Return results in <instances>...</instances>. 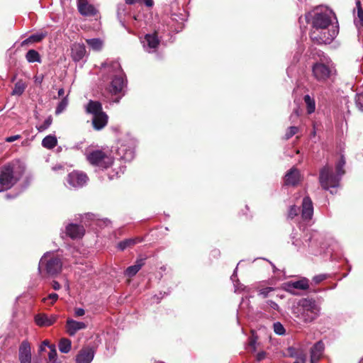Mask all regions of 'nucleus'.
<instances>
[{"label":"nucleus","mask_w":363,"mask_h":363,"mask_svg":"<svg viewBox=\"0 0 363 363\" xmlns=\"http://www.w3.org/2000/svg\"><path fill=\"white\" fill-rule=\"evenodd\" d=\"M266 304L270 307L271 308L275 310V311H279V305L275 303L274 301H271V300H268L266 301Z\"/></svg>","instance_id":"obj_47"},{"label":"nucleus","mask_w":363,"mask_h":363,"mask_svg":"<svg viewBox=\"0 0 363 363\" xmlns=\"http://www.w3.org/2000/svg\"><path fill=\"white\" fill-rule=\"evenodd\" d=\"M87 324L84 322L77 321L72 318H68L66 321L67 333L70 335H74L78 331L84 330Z\"/></svg>","instance_id":"obj_15"},{"label":"nucleus","mask_w":363,"mask_h":363,"mask_svg":"<svg viewBox=\"0 0 363 363\" xmlns=\"http://www.w3.org/2000/svg\"><path fill=\"white\" fill-rule=\"evenodd\" d=\"M355 101L357 107L363 111V91L357 94Z\"/></svg>","instance_id":"obj_41"},{"label":"nucleus","mask_w":363,"mask_h":363,"mask_svg":"<svg viewBox=\"0 0 363 363\" xmlns=\"http://www.w3.org/2000/svg\"><path fill=\"white\" fill-rule=\"evenodd\" d=\"M85 314L84 309L82 308H76L74 310V315L75 317H81L83 316Z\"/></svg>","instance_id":"obj_48"},{"label":"nucleus","mask_w":363,"mask_h":363,"mask_svg":"<svg viewBox=\"0 0 363 363\" xmlns=\"http://www.w3.org/2000/svg\"><path fill=\"white\" fill-rule=\"evenodd\" d=\"M309 288V281L306 278H302L297 281H289L284 283V289L292 295H298L296 290H307Z\"/></svg>","instance_id":"obj_11"},{"label":"nucleus","mask_w":363,"mask_h":363,"mask_svg":"<svg viewBox=\"0 0 363 363\" xmlns=\"http://www.w3.org/2000/svg\"><path fill=\"white\" fill-rule=\"evenodd\" d=\"M304 102L306 106L307 112L311 114L315 110V102L314 99L311 98L309 95H306L303 98Z\"/></svg>","instance_id":"obj_33"},{"label":"nucleus","mask_w":363,"mask_h":363,"mask_svg":"<svg viewBox=\"0 0 363 363\" xmlns=\"http://www.w3.org/2000/svg\"><path fill=\"white\" fill-rule=\"evenodd\" d=\"M52 169L53 171H57L58 169H62V166L60 165V164L56 165V166L53 167Z\"/></svg>","instance_id":"obj_62"},{"label":"nucleus","mask_w":363,"mask_h":363,"mask_svg":"<svg viewBox=\"0 0 363 363\" xmlns=\"http://www.w3.org/2000/svg\"><path fill=\"white\" fill-rule=\"evenodd\" d=\"M59 350L62 353H68L72 347L71 340L67 338H62L59 342Z\"/></svg>","instance_id":"obj_32"},{"label":"nucleus","mask_w":363,"mask_h":363,"mask_svg":"<svg viewBox=\"0 0 363 363\" xmlns=\"http://www.w3.org/2000/svg\"><path fill=\"white\" fill-rule=\"evenodd\" d=\"M338 33V26H332L320 30H311L310 37L318 44H330Z\"/></svg>","instance_id":"obj_7"},{"label":"nucleus","mask_w":363,"mask_h":363,"mask_svg":"<svg viewBox=\"0 0 363 363\" xmlns=\"http://www.w3.org/2000/svg\"><path fill=\"white\" fill-rule=\"evenodd\" d=\"M57 320V316H48L45 313L38 314L35 316V323L40 327H48L52 325Z\"/></svg>","instance_id":"obj_22"},{"label":"nucleus","mask_w":363,"mask_h":363,"mask_svg":"<svg viewBox=\"0 0 363 363\" xmlns=\"http://www.w3.org/2000/svg\"><path fill=\"white\" fill-rule=\"evenodd\" d=\"M142 43L145 50L151 53L156 51L159 45L160 40L155 33L147 34L142 40Z\"/></svg>","instance_id":"obj_14"},{"label":"nucleus","mask_w":363,"mask_h":363,"mask_svg":"<svg viewBox=\"0 0 363 363\" xmlns=\"http://www.w3.org/2000/svg\"><path fill=\"white\" fill-rule=\"evenodd\" d=\"M19 360L21 363H30L31 352L30 347L28 342L21 343L19 348Z\"/></svg>","instance_id":"obj_21"},{"label":"nucleus","mask_w":363,"mask_h":363,"mask_svg":"<svg viewBox=\"0 0 363 363\" xmlns=\"http://www.w3.org/2000/svg\"><path fill=\"white\" fill-rule=\"evenodd\" d=\"M48 363H58V362H57V360L51 361V362L49 360V362Z\"/></svg>","instance_id":"obj_64"},{"label":"nucleus","mask_w":363,"mask_h":363,"mask_svg":"<svg viewBox=\"0 0 363 363\" xmlns=\"http://www.w3.org/2000/svg\"><path fill=\"white\" fill-rule=\"evenodd\" d=\"M101 221H103L104 224L106 226L108 225L111 223V221L108 218H105V219L102 220Z\"/></svg>","instance_id":"obj_61"},{"label":"nucleus","mask_w":363,"mask_h":363,"mask_svg":"<svg viewBox=\"0 0 363 363\" xmlns=\"http://www.w3.org/2000/svg\"><path fill=\"white\" fill-rule=\"evenodd\" d=\"M118 153L121 155V158L126 161H131L135 156L134 148L132 145H127L126 144H121L118 147Z\"/></svg>","instance_id":"obj_20"},{"label":"nucleus","mask_w":363,"mask_h":363,"mask_svg":"<svg viewBox=\"0 0 363 363\" xmlns=\"http://www.w3.org/2000/svg\"><path fill=\"white\" fill-rule=\"evenodd\" d=\"M354 21L358 28H363V9H359L357 11V16H355Z\"/></svg>","instance_id":"obj_37"},{"label":"nucleus","mask_w":363,"mask_h":363,"mask_svg":"<svg viewBox=\"0 0 363 363\" xmlns=\"http://www.w3.org/2000/svg\"><path fill=\"white\" fill-rule=\"evenodd\" d=\"M77 8L79 12L84 16H92L96 13V9L90 4L87 0H78Z\"/></svg>","instance_id":"obj_17"},{"label":"nucleus","mask_w":363,"mask_h":363,"mask_svg":"<svg viewBox=\"0 0 363 363\" xmlns=\"http://www.w3.org/2000/svg\"><path fill=\"white\" fill-rule=\"evenodd\" d=\"M326 277H327L325 274H318V275L313 277V281L315 282V284H318L320 283L321 281H323V280H325L326 279Z\"/></svg>","instance_id":"obj_46"},{"label":"nucleus","mask_w":363,"mask_h":363,"mask_svg":"<svg viewBox=\"0 0 363 363\" xmlns=\"http://www.w3.org/2000/svg\"><path fill=\"white\" fill-rule=\"evenodd\" d=\"M86 42L89 47L94 51H100L103 48V41L99 38L86 39Z\"/></svg>","instance_id":"obj_30"},{"label":"nucleus","mask_w":363,"mask_h":363,"mask_svg":"<svg viewBox=\"0 0 363 363\" xmlns=\"http://www.w3.org/2000/svg\"><path fill=\"white\" fill-rule=\"evenodd\" d=\"M68 106V99L67 96L64 97L57 104L55 109V114L60 115L62 113Z\"/></svg>","instance_id":"obj_36"},{"label":"nucleus","mask_w":363,"mask_h":363,"mask_svg":"<svg viewBox=\"0 0 363 363\" xmlns=\"http://www.w3.org/2000/svg\"><path fill=\"white\" fill-rule=\"evenodd\" d=\"M324 351V344L319 341L316 342L311 350V362L316 363L322 357Z\"/></svg>","instance_id":"obj_24"},{"label":"nucleus","mask_w":363,"mask_h":363,"mask_svg":"<svg viewBox=\"0 0 363 363\" xmlns=\"http://www.w3.org/2000/svg\"><path fill=\"white\" fill-rule=\"evenodd\" d=\"M88 182L87 175L82 172L73 171L69 173L67 178V184L73 188H80L84 186Z\"/></svg>","instance_id":"obj_12"},{"label":"nucleus","mask_w":363,"mask_h":363,"mask_svg":"<svg viewBox=\"0 0 363 363\" xmlns=\"http://www.w3.org/2000/svg\"><path fill=\"white\" fill-rule=\"evenodd\" d=\"M291 239L292 244L298 248H301L302 245L304 247L307 246L309 248H311L312 250H315L318 247L321 249L324 248L322 243L323 236L318 233H313L311 234L307 238L305 239V242H302L298 238H295L294 236L291 238Z\"/></svg>","instance_id":"obj_8"},{"label":"nucleus","mask_w":363,"mask_h":363,"mask_svg":"<svg viewBox=\"0 0 363 363\" xmlns=\"http://www.w3.org/2000/svg\"><path fill=\"white\" fill-rule=\"evenodd\" d=\"M49 348H50V352H49V354H48V359L51 362V361H55V360H57V351H56V349H55V345H50L49 346Z\"/></svg>","instance_id":"obj_40"},{"label":"nucleus","mask_w":363,"mask_h":363,"mask_svg":"<svg viewBox=\"0 0 363 363\" xmlns=\"http://www.w3.org/2000/svg\"><path fill=\"white\" fill-rule=\"evenodd\" d=\"M85 111L93 116L104 112L102 105L99 101L90 100L85 106Z\"/></svg>","instance_id":"obj_25"},{"label":"nucleus","mask_w":363,"mask_h":363,"mask_svg":"<svg viewBox=\"0 0 363 363\" xmlns=\"http://www.w3.org/2000/svg\"><path fill=\"white\" fill-rule=\"evenodd\" d=\"M26 87V85L23 81H18L15 84L14 88L12 91V95H21L25 91Z\"/></svg>","instance_id":"obj_35"},{"label":"nucleus","mask_w":363,"mask_h":363,"mask_svg":"<svg viewBox=\"0 0 363 363\" xmlns=\"http://www.w3.org/2000/svg\"><path fill=\"white\" fill-rule=\"evenodd\" d=\"M65 94V90L63 88H61L58 90V96H62Z\"/></svg>","instance_id":"obj_59"},{"label":"nucleus","mask_w":363,"mask_h":363,"mask_svg":"<svg viewBox=\"0 0 363 363\" xmlns=\"http://www.w3.org/2000/svg\"><path fill=\"white\" fill-rule=\"evenodd\" d=\"M15 183L13 168L9 165L4 167L0 173V192L10 189Z\"/></svg>","instance_id":"obj_9"},{"label":"nucleus","mask_w":363,"mask_h":363,"mask_svg":"<svg viewBox=\"0 0 363 363\" xmlns=\"http://www.w3.org/2000/svg\"><path fill=\"white\" fill-rule=\"evenodd\" d=\"M236 277H237V268L235 269L233 275L231 276L232 281H234V279H235Z\"/></svg>","instance_id":"obj_63"},{"label":"nucleus","mask_w":363,"mask_h":363,"mask_svg":"<svg viewBox=\"0 0 363 363\" xmlns=\"http://www.w3.org/2000/svg\"><path fill=\"white\" fill-rule=\"evenodd\" d=\"M108 117L104 111L100 114L93 116L92 125L94 129L100 130L103 129L108 123Z\"/></svg>","instance_id":"obj_23"},{"label":"nucleus","mask_w":363,"mask_h":363,"mask_svg":"<svg viewBox=\"0 0 363 363\" xmlns=\"http://www.w3.org/2000/svg\"><path fill=\"white\" fill-rule=\"evenodd\" d=\"M306 359V355L301 354L296 357V359L294 363H305Z\"/></svg>","instance_id":"obj_50"},{"label":"nucleus","mask_w":363,"mask_h":363,"mask_svg":"<svg viewBox=\"0 0 363 363\" xmlns=\"http://www.w3.org/2000/svg\"><path fill=\"white\" fill-rule=\"evenodd\" d=\"M274 331L279 335H282L285 333L286 330L283 325L279 322H276L273 325Z\"/></svg>","instance_id":"obj_39"},{"label":"nucleus","mask_w":363,"mask_h":363,"mask_svg":"<svg viewBox=\"0 0 363 363\" xmlns=\"http://www.w3.org/2000/svg\"><path fill=\"white\" fill-rule=\"evenodd\" d=\"M299 213V208L296 206H291L289 208L288 217L290 218H294Z\"/></svg>","instance_id":"obj_43"},{"label":"nucleus","mask_w":363,"mask_h":363,"mask_svg":"<svg viewBox=\"0 0 363 363\" xmlns=\"http://www.w3.org/2000/svg\"><path fill=\"white\" fill-rule=\"evenodd\" d=\"M94 354L95 350L93 347H84L76 356V363H91Z\"/></svg>","instance_id":"obj_13"},{"label":"nucleus","mask_w":363,"mask_h":363,"mask_svg":"<svg viewBox=\"0 0 363 363\" xmlns=\"http://www.w3.org/2000/svg\"><path fill=\"white\" fill-rule=\"evenodd\" d=\"M298 127L296 126H291L289 128L287 132L285 135V138L286 140L291 138L292 136H294L297 132H298Z\"/></svg>","instance_id":"obj_42"},{"label":"nucleus","mask_w":363,"mask_h":363,"mask_svg":"<svg viewBox=\"0 0 363 363\" xmlns=\"http://www.w3.org/2000/svg\"><path fill=\"white\" fill-rule=\"evenodd\" d=\"M305 18L308 23L312 24V30L332 28V26H335L332 24V18L336 19L334 13L328 9H325L324 11L316 9L313 12L307 13Z\"/></svg>","instance_id":"obj_4"},{"label":"nucleus","mask_w":363,"mask_h":363,"mask_svg":"<svg viewBox=\"0 0 363 363\" xmlns=\"http://www.w3.org/2000/svg\"><path fill=\"white\" fill-rule=\"evenodd\" d=\"M83 218H87L90 220H95L96 216L92 213H86L84 216Z\"/></svg>","instance_id":"obj_55"},{"label":"nucleus","mask_w":363,"mask_h":363,"mask_svg":"<svg viewBox=\"0 0 363 363\" xmlns=\"http://www.w3.org/2000/svg\"><path fill=\"white\" fill-rule=\"evenodd\" d=\"M313 74L314 77L320 82L327 80L333 73V67L321 62H317L313 65Z\"/></svg>","instance_id":"obj_10"},{"label":"nucleus","mask_w":363,"mask_h":363,"mask_svg":"<svg viewBox=\"0 0 363 363\" xmlns=\"http://www.w3.org/2000/svg\"><path fill=\"white\" fill-rule=\"evenodd\" d=\"M62 266L60 259L53 252H48L40 260L38 271L40 274L45 271L48 275L52 277L61 272Z\"/></svg>","instance_id":"obj_5"},{"label":"nucleus","mask_w":363,"mask_h":363,"mask_svg":"<svg viewBox=\"0 0 363 363\" xmlns=\"http://www.w3.org/2000/svg\"><path fill=\"white\" fill-rule=\"evenodd\" d=\"M86 157L91 165L101 169L108 168L113 163V157L111 154H107L99 150H93L87 153Z\"/></svg>","instance_id":"obj_6"},{"label":"nucleus","mask_w":363,"mask_h":363,"mask_svg":"<svg viewBox=\"0 0 363 363\" xmlns=\"http://www.w3.org/2000/svg\"><path fill=\"white\" fill-rule=\"evenodd\" d=\"M52 118L51 116H49L45 120V121L43 122V124L37 126L36 128L39 132H43V131L45 130L46 129H48L50 126V125L52 124Z\"/></svg>","instance_id":"obj_38"},{"label":"nucleus","mask_w":363,"mask_h":363,"mask_svg":"<svg viewBox=\"0 0 363 363\" xmlns=\"http://www.w3.org/2000/svg\"><path fill=\"white\" fill-rule=\"evenodd\" d=\"M320 308L313 298H303L292 306L293 315L301 323H310L320 314Z\"/></svg>","instance_id":"obj_1"},{"label":"nucleus","mask_w":363,"mask_h":363,"mask_svg":"<svg viewBox=\"0 0 363 363\" xmlns=\"http://www.w3.org/2000/svg\"><path fill=\"white\" fill-rule=\"evenodd\" d=\"M21 138V135H12V136H10V137H7L6 139H5V141L6 142H8V143H12L18 139Z\"/></svg>","instance_id":"obj_52"},{"label":"nucleus","mask_w":363,"mask_h":363,"mask_svg":"<svg viewBox=\"0 0 363 363\" xmlns=\"http://www.w3.org/2000/svg\"><path fill=\"white\" fill-rule=\"evenodd\" d=\"M83 225L70 223L66 227V233L72 239H79L84 235Z\"/></svg>","instance_id":"obj_16"},{"label":"nucleus","mask_w":363,"mask_h":363,"mask_svg":"<svg viewBox=\"0 0 363 363\" xmlns=\"http://www.w3.org/2000/svg\"><path fill=\"white\" fill-rule=\"evenodd\" d=\"M145 264V259H138L136 260L135 264L128 267L124 272V275L128 277H133L135 276L142 267Z\"/></svg>","instance_id":"obj_27"},{"label":"nucleus","mask_w":363,"mask_h":363,"mask_svg":"<svg viewBox=\"0 0 363 363\" xmlns=\"http://www.w3.org/2000/svg\"><path fill=\"white\" fill-rule=\"evenodd\" d=\"M299 116V111L298 109H295L290 116L291 120H295Z\"/></svg>","instance_id":"obj_53"},{"label":"nucleus","mask_w":363,"mask_h":363,"mask_svg":"<svg viewBox=\"0 0 363 363\" xmlns=\"http://www.w3.org/2000/svg\"><path fill=\"white\" fill-rule=\"evenodd\" d=\"M52 286L55 290H59L61 287L60 284L57 281L52 282Z\"/></svg>","instance_id":"obj_54"},{"label":"nucleus","mask_w":363,"mask_h":363,"mask_svg":"<svg viewBox=\"0 0 363 363\" xmlns=\"http://www.w3.org/2000/svg\"><path fill=\"white\" fill-rule=\"evenodd\" d=\"M274 289L273 287H266L264 288L259 291V295L262 296L263 298H267L269 293L273 291Z\"/></svg>","instance_id":"obj_44"},{"label":"nucleus","mask_w":363,"mask_h":363,"mask_svg":"<svg viewBox=\"0 0 363 363\" xmlns=\"http://www.w3.org/2000/svg\"><path fill=\"white\" fill-rule=\"evenodd\" d=\"M102 67L107 70L112 77L110 91L116 94L121 92L125 86V74L118 61L107 60L101 65Z\"/></svg>","instance_id":"obj_3"},{"label":"nucleus","mask_w":363,"mask_h":363,"mask_svg":"<svg viewBox=\"0 0 363 363\" xmlns=\"http://www.w3.org/2000/svg\"><path fill=\"white\" fill-rule=\"evenodd\" d=\"M313 214V206L311 199L306 196L302 201L301 216L303 220H310Z\"/></svg>","instance_id":"obj_18"},{"label":"nucleus","mask_w":363,"mask_h":363,"mask_svg":"<svg viewBox=\"0 0 363 363\" xmlns=\"http://www.w3.org/2000/svg\"><path fill=\"white\" fill-rule=\"evenodd\" d=\"M57 144V138L55 135H49L45 137L42 140L43 147L51 150Z\"/></svg>","instance_id":"obj_29"},{"label":"nucleus","mask_w":363,"mask_h":363,"mask_svg":"<svg viewBox=\"0 0 363 363\" xmlns=\"http://www.w3.org/2000/svg\"><path fill=\"white\" fill-rule=\"evenodd\" d=\"M300 172L295 168L291 169L285 175V184L294 186L299 182Z\"/></svg>","instance_id":"obj_26"},{"label":"nucleus","mask_w":363,"mask_h":363,"mask_svg":"<svg viewBox=\"0 0 363 363\" xmlns=\"http://www.w3.org/2000/svg\"><path fill=\"white\" fill-rule=\"evenodd\" d=\"M125 3L129 5L134 4L137 0H125Z\"/></svg>","instance_id":"obj_60"},{"label":"nucleus","mask_w":363,"mask_h":363,"mask_svg":"<svg viewBox=\"0 0 363 363\" xmlns=\"http://www.w3.org/2000/svg\"><path fill=\"white\" fill-rule=\"evenodd\" d=\"M142 239L140 238H128L125 239L118 244V248L123 251L128 247H132L137 243L141 242Z\"/></svg>","instance_id":"obj_28"},{"label":"nucleus","mask_w":363,"mask_h":363,"mask_svg":"<svg viewBox=\"0 0 363 363\" xmlns=\"http://www.w3.org/2000/svg\"><path fill=\"white\" fill-rule=\"evenodd\" d=\"M46 36V33H35L33 35H31L27 39L24 40L22 42V45H24L26 44H28L29 43H38L41 41Z\"/></svg>","instance_id":"obj_34"},{"label":"nucleus","mask_w":363,"mask_h":363,"mask_svg":"<svg viewBox=\"0 0 363 363\" xmlns=\"http://www.w3.org/2000/svg\"><path fill=\"white\" fill-rule=\"evenodd\" d=\"M26 59L30 63L41 62L40 54L35 50H29L26 55Z\"/></svg>","instance_id":"obj_31"},{"label":"nucleus","mask_w":363,"mask_h":363,"mask_svg":"<svg viewBox=\"0 0 363 363\" xmlns=\"http://www.w3.org/2000/svg\"><path fill=\"white\" fill-rule=\"evenodd\" d=\"M51 300V304H53L58 299V295L56 293H52L46 298H43V302H46L47 300Z\"/></svg>","instance_id":"obj_45"},{"label":"nucleus","mask_w":363,"mask_h":363,"mask_svg":"<svg viewBox=\"0 0 363 363\" xmlns=\"http://www.w3.org/2000/svg\"><path fill=\"white\" fill-rule=\"evenodd\" d=\"M267 353L264 351L259 352L256 355V359L259 362L266 357Z\"/></svg>","instance_id":"obj_51"},{"label":"nucleus","mask_w":363,"mask_h":363,"mask_svg":"<svg viewBox=\"0 0 363 363\" xmlns=\"http://www.w3.org/2000/svg\"><path fill=\"white\" fill-rule=\"evenodd\" d=\"M356 9H357V11H359V9H363L360 0L356 1Z\"/></svg>","instance_id":"obj_56"},{"label":"nucleus","mask_w":363,"mask_h":363,"mask_svg":"<svg viewBox=\"0 0 363 363\" xmlns=\"http://www.w3.org/2000/svg\"><path fill=\"white\" fill-rule=\"evenodd\" d=\"M145 5L148 7H151L153 5L152 0H143Z\"/></svg>","instance_id":"obj_57"},{"label":"nucleus","mask_w":363,"mask_h":363,"mask_svg":"<svg viewBox=\"0 0 363 363\" xmlns=\"http://www.w3.org/2000/svg\"><path fill=\"white\" fill-rule=\"evenodd\" d=\"M86 50L84 44L74 43L71 47V57L74 62H79L86 55Z\"/></svg>","instance_id":"obj_19"},{"label":"nucleus","mask_w":363,"mask_h":363,"mask_svg":"<svg viewBox=\"0 0 363 363\" xmlns=\"http://www.w3.org/2000/svg\"><path fill=\"white\" fill-rule=\"evenodd\" d=\"M234 286L235 292L244 291L246 289V287L241 284L238 280H237L236 283L234 284Z\"/></svg>","instance_id":"obj_49"},{"label":"nucleus","mask_w":363,"mask_h":363,"mask_svg":"<svg viewBox=\"0 0 363 363\" xmlns=\"http://www.w3.org/2000/svg\"><path fill=\"white\" fill-rule=\"evenodd\" d=\"M345 165V160L341 156L335 166L336 173L334 174L333 170L328 166L323 167L320 171L319 182L324 189L337 188L340 185L342 176L345 174L343 169Z\"/></svg>","instance_id":"obj_2"},{"label":"nucleus","mask_w":363,"mask_h":363,"mask_svg":"<svg viewBox=\"0 0 363 363\" xmlns=\"http://www.w3.org/2000/svg\"><path fill=\"white\" fill-rule=\"evenodd\" d=\"M50 345H49L48 341H47V340L43 341L42 345L40 346V350L43 351L44 350L43 347L48 346L49 347Z\"/></svg>","instance_id":"obj_58"}]
</instances>
